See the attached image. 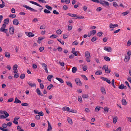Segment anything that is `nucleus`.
<instances>
[{
	"instance_id": "bb28decb",
	"label": "nucleus",
	"mask_w": 131,
	"mask_h": 131,
	"mask_svg": "<svg viewBox=\"0 0 131 131\" xmlns=\"http://www.w3.org/2000/svg\"><path fill=\"white\" fill-rule=\"evenodd\" d=\"M52 77L53 75H49L47 77V78L49 81H51V78Z\"/></svg>"
},
{
	"instance_id": "09e8293b",
	"label": "nucleus",
	"mask_w": 131,
	"mask_h": 131,
	"mask_svg": "<svg viewBox=\"0 0 131 131\" xmlns=\"http://www.w3.org/2000/svg\"><path fill=\"white\" fill-rule=\"evenodd\" d=\"M69 112H72L74 113H77V111L76 110H70Z\"/></svg>"
},
{
	"instance_id": "c756f323",
	"label": "nucleus",
	"mask_w": 131,
	"mask_h": 131,
	"mask_svg": "<svg viewBox=\"0 0 131 131\" xmlns=\"http://www.w3.org/2000/svg\"><path fill=\"white\" fill-rule=\"evenodd\" d=\"M9 18L5 19L4 21V23L6 24H8L9 22Z\"/></svg>"
},
{
	"instance_id": "2f4dec72",
	"label": "nucleus",
	"mask_w": 131,
	"mask_h": 131,
	"mask_svg": "<svg viewBox=\"0 0 131 131\" xmlns=\"http://www.w3.org/2000/svg\"><path fill=\"white\" fill-rule=\"evenodd\" d=\"M67 84L69 86L71 87H72V83L70 82L69 81H67L66 82Z\"/></svg>"
},
{
	"instance_id": "9b49d317",
	"label": "nucleus",
	"mask_w": 131,
	"mask_h": 131,
	"mask_svg": "<svg viewBox=\"0 0 131 131\" xmlns=\"http://www.w3.org/2000/svg\"><path fill=\"white\" fill-rule=\"evenodd\" d=\"M113 123L114 124L116 123L117 120V117L116 116H114L113 117Z\"/></svg>"
},
{
	"instance_id": "a211bd4d",
	"label": "nucleus",
	"mask_w": 131,
	"mask_h": 131,
	"mask_svg": "<svg viewBox=\"0 0 131 131\" xmlns=\"http://www.w3.org/2000/svg\"><path fill=\"white\" fill-rule=\"evenodd\" d=\"M14 103H21V101L19 100L17 97H16L15 98V100L14 102Z\"/></svg>"
},
{
	"instance_id": "412c9836",
	"label": "nucleus",
	"mask_w": 131,
	"mask_h": 131,
	"mask_svg": "<svg viewBox=\"0 0 131 131\" xmlns=\"http://www.w3.org/2000/svg\"><path fill=\"white\" fill-rule=\"evenodd\" d=\"M5 55L6 57L9 58L10 57V53L9 52H6L5 53Z\"/></svg>"
},
{
	"instance_id": "c03bdc74",
	"label": "nucleus",
	"mask_w": 131,
	"mask_h": 131,
	"mask_svg": "<svg viewBox=\"0 0 131 131\" xmlns=\"http://www.w3.org/2000/svg\"><path fill=\"white\" fill-rule=\"evenodd\" d=\"M25 77V75L24 74H23L21 75L20 77L21 79H23Z\"/></svg>"
},
{
	"instance_id": "20e7f679",
	"label": "nucleus",
	"mask_w": 131,
	"mask_h": 131,
	"mask_svg": "<svg viewBox=\"0 0 131 131\" xmlns=\"http://www.w3.org/2000/svg\"><path fill=\"white\" fill-rule=\"evenodd\" d=\"M118 26V25L116 24L114 25H113L112 23H110L109 24V27L110 28H114L117 27Z\"/></svg>"
},
{
	"instance_id": "4d7b16f0",
	"label": "nucleus",
	"mask_w": 131,
	"mask_h": 131,
	"mask_svg": "<svg viewBox=\"0 0 131 131\" xmlns=\"http://www.w3.org/2000/svg\"><path fill=\"white\" fill-rule=\"evenodd\" d=\"M28 104L27 103H22L21 104V105L22 106H28Z\"/></svg>"
},
{
	"instance_id": "ea45409f",
	"label": "nucleus",
	"mask_w": 131,
	"mask_h": 131,
	"mask_svg": "<svg viewBox=\"0 0 131 131\" xmlns=\"http://www.w3.org/2000/svg\"><path fill=\"white\" fill-rule=\"evenodd\" d=\"M9 17L14 18L16 17V15L15 14H12L9 15Z\"/></svg>"
},
{
	"instance_id": "bf43d9fd",
	"label": "nucleus",
	"mask_w": 131,
	"mask_h": 131,
	"mask_svg": "<svg viewBox=\"0 0 131 131\" xmlns=\"http://www.w3.org/2000/svg\"><path fill=\"white\" fill-rule=\"evenodd\" d=\"M57 49L60 52H61L62 51V48L60 47L59 46L58 47Z\"/></svg>"
},
{
	"instance_id": "8fccbe9b",
	"label": "nucleus",
	"mask_w": 131,
	"mask_h": 131,
	"mask_svg": "<svg viewBox=\"0 0 131 131\" xmlns=\"http://www.w3.org/2000/svg\"><path fill=\"white\" fill-rule=\"evenodd\" d=\"M127 55L128 57H130V56L131 55V51L130 50H129L128 51Z\"/></svg>"
},
{
	"instance_id": "c85d7f7f",
	"label": "nucleus",
	"mask_w": 131,
	"mask_h": 131,
	"mask_svg": "<svg viewBox=\"0 0 131 131\" xmlns=\"http://www.w3.org/2000/svg\"><path fill=\"white\" fill-rule=\"evenodd\" d=\"M77 70V69L76 67H73L72 69V72L73 73H75Z\"/></svg>"
},
{
	"instance_id": "b1692460",
	"label": "nucleus",
	"mask_w": 131,
	"mask_h": 131,
	"mask_svg": "<svg viewBox=\"0 0 131 131\" xmlns=\"http://www.w3.org/2000/svg\"><path fill=\"white\" fill-rule=\"evenodd\" d=\"M101 91L103 94H105L106 93L105 89L104 87H102L101 89Z\"/></svg>"
},
{
	"instance_id": "338daca9",
	"label": "nucleus",
	"mask_w": 131,
	"mask_h": 131,
	"mask_svg": "<svg viewBox=\"0 0 131 131\" xmlns=\"http://www.w3.org/2000/svg\"><path fill=\"white\" fill-rule=\"evenodd\" d=\"M53 14H55L58 15L59 14V12L56 10H53Z\"/></svg>"
},
{
	"instance_id": "79ce46f5",
	"label": "nucleus",
	"mask_w": 131,
	"mask_h": 131,
	"mask_svg": "<svg viewBox=\"0 0 131 131\" xmlns=\"http://www.w3.org/2000/svg\"><path fill=\"white\" fill-rule=\"evenodd\" d=\"M113 4L114 6L115 7H116L117 6H118L117 3L115 2H113Z\"/></svg>"
},
{
	"instance_id": "3c124183",
	"label": "nucleus",
	"mask_w": 131,
	"mask_h": 131,
	"mask_svg": "<svg viewBox=\"0 0 131 131\" xmlns=\"http://www.w3.org/2000/svg\"><path fill=\"white\" fill-rule=\"evenodd\" d=\"M38 114H39V116H43L44 115L42 111L39 112Z\"/></svg>"
},
{
	"instance_id": "680f3d73",
	"label": "nucleus",
	"mask_w": 131,
	"mask_h": 131,
	"mask_svg": "<svg viewBox=\"0 0 131 131\" xmlns=\"http://www.w3.org/2000/svg\"><path fill=\"white\" fill-rule=\"evenodd\" d=\"M40 87L41 89H43L44 88V86L42 83H41L40 84Z\"/></svg>"
},
{
	"instance_id": "7ed1b4c3",
	"label": "nucleus",
	"mask_w": 131,
	"mask_h": 131,
	"mask_svg": "<svg viewBox=\"0 0 131 131\" xmlns=\"http://www.w3.org/2000/svg\"><path fill=\"white\" fill-rule=\"evenodd\" d=\"M75 81L77 85L79 86H81L82 85V82L79 78H76L75 80Z\"/></svg>"
},
{
	"instance_id": "13d9d810",
	"label": "nucleus",
	"mask_w": 131,
	"mask_h": 131,
	"mask_svg": "<svg viewBox=\"0 0 131 131\" xmlns=\"http://www.w3.org/2000/svg\"><path fill=\"white\" fill-rule=\"evenodd\" d=\"M44 49L43 47H41L39 48V50L40 52H42Z\"/></svg>"
},
{
	"instance_id": "49530a36",
	"label": "nucleus",
	"mask_w": 131,
	"mask_h": 131,
	"mask_svg": "<svg viewBox=\"0 0 131 131\" xmlns=\"http://www.w3.org/2000/svg\"><path fill=\"white\" fill-rule=\"evenodd\" d=\"M100 108H101V107H96L95 108V111L98 112L100 110Z\"/></svg>"
},
{
	"instance_id": "4be33fe9",
	"label": "nucleus",
	"mask_w": 131,
	"mask_h": 131,
	"mask_svg": "<svg viewBox=\"0 0 131 131\" xmlns=\"http://www.w3.org/2000/svg\"><path fill=\"white\" fill-rule=\"evenodd\" d=\"M130 57H128L127 56H125L124 60V61L125 62H128L129 60Z\"/></svg>"
},
{
	"instance_id": "393cba45",
	"label": "nucleus",
	"mask_w": 131,
	"mask_h": 131,
	"mask_svg": "<svg viewBox=\"0 0 131 131\" xmlns=\"http://www.w3.org/2000/svg\"><path fill=\"white\" fill-rule=\"evenodd\" d=\"M109 109L107 107H106L104 108V113H107Z\"/></svg>"
},
{
	"instance_id": "473e14b6",
	"label": "nucleus",
	"mask_w": 131,
	"mask_h": 131,
	"mask_svg": "<svg viewBox=\"0 0 131 131\" xmlns=\"http://www.w3.org/2000/svg\"><path fill=\"white\" fill-rule=\"evenodd\" d=\"M52 130L51 125L48 126V129L47 131H51Z\"/></svg>"
},
{
	"instance_id": "72a5a7b5",
	"label": "nucleus",
	"mask_w": 131,
	"mask_h": 131,
	"mask_svg": "<svg viewBox=\"0 0 131 131\" xmlns=\"http://www.w3.org/2000/svg\"><path fill=\"white\" fill-rule=\"evenodd\" d=\"M79 43V42L77 40H75L72 43L73 45H76Z\"/></svg>"
},
{
	"instance_id": "de8ad7c7",
	"label": "nucleus",
	"mask_w": 131,
	"mask_h": 131,
	"mask_svg": "<svg viewBox=\"0 0 131 131\" xmlns=\"http://www.w3.org/2000/svg\"><path fill=\"white\" fill-rule=\"evenodd\" d=\"M88 97V95L86 94H83L82 95V97L83 98H86Z\"/></svg>"
},
{
	"instance_id": "f03ea898",
	"label": "nucleus",
	"mask_w": 131,
	"mask_h": 131,
	"mask_svg": "<svg viewBox=\"0 0 131 131\" xmlns=\"http://www.w3.org/2000/svg\"><path fill=\"white\" fill-rule=\"evenodd\" d=\"M23 6L26 8L27 9H28L31 11H33V12H37V11L36 10H35L34 9H33L31 8L30 7L27 6L25 5H23Z\"/></svg>"
},
{
	"instance_id": "9d476101",
	"label": "nucleus",
	"mask_w": 131,
	"mask_h": 131,
	"mask_svg": "<svg viewBox=\"0 0 131 131\" xmlns=\"http://www.w3.org/2000/svg\"><path fill=\"white\" fill-rule=\"evenodd\" d=\"M13 24L14 25H17L19 24V21L18 20L16 19H15L13 21Z\"/></svg>"
},
{
	"instance_id": "f3484780",
	"label": "nucleus",
	"mask_w": 131,
	"mask_h": 131,
	"mask_svg": "<svg viewBox=\"0 0 131 131\" xmlns=\"http://www.w3.org/2000/svg\"><path fill=\"white\" fill-rule=\"evenodd\" d=\"M67 120L69 124L72 125L73 124V122L71 118L68 117L67 118Z\"/></svg>"
},
{
	"instance_id": "37998d69",
	"label": "nucleus",
	"mask_w": 131,
	"mask_h": 131,
	"mask_svg": "<svg viewBox=\"0 0 131 131\" xmlns=\"http://www.w3.org/2000/svg\"><path fill=\"white\" fill-rule=\"evenodd\" d=\"M56 32L58 34H60L61 33L62 31L61 30L59 29L57 30Z\"/></svg>"
},
{
	"instance_id": "5fc2aeb1",
	"label": "nucleus",
	"mask_w": 131,
	"mask_h": 131,
	"mask_svg": "<svg viewBox=\"0 0 131 131\" xmlns=\"http://www.w3.org/2000/svg\"><path fill=\"white\" fill-rule=\"evenodd\" d=\"M119 88L121 89H123L124 88V86L123 84H121Z\"/></svg>"
},
{
	"instance_id": "6e6552de",
	"label": "nucleus",
	"mask_w": 131,
	"mask_h": 131,
	"mask_svg": "<svg viewBox=\"0 0 131 131\" xmlns=\"http://www.w3.org/2000/svg\"><path fill=\"white\" fill-rule=\"evenodd\" d=\"M29 2L33 4L36 5L40 7H42V6L40 5L39 4H38L36 2H34L33 1H30Z\"/></svg>"
},
{
	"instance_id": "f704fd0d",
	"label": "nucleus",
	"mask_w": 131,
	"mask_h": 131,
	"mask_svg": "<svg viewBox=\"0 0 131 131\" xmlns=\"http://www.w3.org/2000/svg\"><path fill=\"white\" fill-rule=\"evenodd\" d=\"M4 114L5 115V117H6V118L7 117H8L9 115V114L6 111L4 112Z\"/></svg>"
},
{
	"instance_id": "e433bc0d",
	"label": "nucleus",
	"mask_w": 131,
	"mask_h": 131,
	"mask_svg": "<svg viewBox=\"0 0 131 131\" xmlns=\"http://www.w3.org/2000/svg\"><path fill=\"white\" fill-rule=\"evenodd\" d=\"M57 37V36L55 34H52V35L50 37V38L52 39H53L56 38Z\"/></svg>"
},
{
	"instance_id": "cd10ccee",
	"label": "nucleus",
	"mask_w": 131,
	"mask_h": 131,
	"mask_svg": "<svg viewBox=\"0 0 131 131\" xmlns=\"http://www.w3.org/2000/svg\"><path fill=\"white\" fill-rule=\"evenodd\" d=\"M72 28V25L70 24L68 26V30H71Z\"/></svg>"
},
{
	"instance_id": "aec40b11",
	"label": "nucleus",
	"mask_w": 131,
	"mask_h": 131,
	"mask_svg": "<svg viewBox=\"0 0 131 131\" xmlns=\"http://www.w3.org/2000/svg\"><path fill=\"white\" fill-rule=\"evenodd\" d=\"M108 68V66L107 65H104L103 66L102 68V69L105 70V71H106Z\"/></svg>"
},
{
	"instance_id": "7c9ffc66",
	"label": "nucleus",
	"mask_w": 131,
	"mask_h": 131,
	"mask_svg": "<svg viewBox=\"0 0 131 131\" xmlns=\"http://www.w3.org/2000/svg\"><path fill=\"white\" fill-rule=\"evenodd\" d=\"M45 7L48 10H52V8L50 6L47 5H45Z\"/></svg>"
},
{
	"instance_id": "f8f14e48",
	"label": "nucleus",
	"mask_w": 131,
	"mask_h": 131,
	"mask_svg": "<svg viewBox=\"0 0 131 131\" xmlns=\"http://www.w3.org/2000/svg\"><path fill=\"white\" fill-rule=\"evenodd\" d=\"M25 34L28 33V34L27 35V36L30 37H33L34 36V35L31 32H29L28 33L27 32H25Z\"/></svg>"
},
{
	"instance_id": "052dcab7",
	"label": "nucleus",
	"mask_w": 131,
	"mask_h": 131,
	"mask_svg": "<svg viewBox=\"0 0 131 131\" xmlns=\"http://www.w3.org/2000/svg\"><path fill=\"white\" fill-rule=\"evenodd\" d=\"M90 32L91 33V34H93V35L95 34L96 32V30H93L92 31H91Z\"/></svg>"
},
{
	"instance_id": "69168bd1",
	"label": "nucleus",
	"mask_w": 131,
	"mask_h": 131,
	"mask_svg": "<svg viewBox=\"0 0 131 131\" xmlns=\"http://www.w3.org/2000/svg\"><path fill=\"white\" fill-rule=\"evenodd\" d=\"M38 21V20L37 18H35L32 20V22H36Z\"/></svg>"
},
{
	"instance_id": "864d4df0",
	"label": "nucleus",
	"mask_w": 131,
	"mask_h": 131,
	"mask_svg": "<svg viewBox=\"0 0 131 131\" xmlns=\"http://www.w3.org/2000/svg\"><path fill=\"white\" fill-rule=\"evenodd\" d=\"M96 40V37H95L94 36L92 37V38L91 39V41L92 42H94Z\"/></svg>"
},
{
	"instance_id": "1a4fd4ad",
	"label": "nucleus",
	"mask_w": 131,
	"mask_h": 131,
	"mask_svg": "<svg viewBox=\"0 0 131 131\" xmlns=\"http://www.w3.org/2000/svg\"><path fill=\"white\" fill-rule=\"evenodd\" d=\"M14 28L12 26L10 28L9 32L10 34H13L14 31Z\"/></svg>"
},
{
	"instance_id": "603ef678",
	"label": "nucleus",
	"mask_w": 131,
	"mask_h": 131,
	"mask_svg": "<svg viewBox=\"0 0 131 131\" xmlns=\"http://www.w3.org/2000/svg\"><path fill=\"white\" fill-rule=\"evenodd\" d=\"M19 76V74L18 73H16L14 75V77L15 78H17Z\"/></svg>"
},
{
	"instance_id": "c9c22d12",
	"label": "nucleus",
	"mask_w": 131,
	"mask_h": 131,
	"mask_svg": "<svg viewBox=\"0 0 131 131\" xmlns=\"http://www.w3.org/2000/svg\"><path fill=\"white\" fill-rule=\"evenodd\" d=\"M102 73V72L101 71H98L95 73V74L97 75H99Z\"/></svg>"
},
{
	"instance_id": "774afa93",
	"label": "nucleus",
	"mask_w": 131,
	"mask_h": 131,
	"mask_svg": "<svg viewBox=\"0 0 131 131\" xmlns=\"http://www.w3.org/2000/svg\"><path fill=\"white\" fill-rule=\"evenodd\" d=\"M121 127H119L117 128L116 130H114V131H121Z\"/></svg>"
},
{
	"instance_id": "e2e57ef3",
	"label": "nucleus",
	"mask_w": 131,
	"mask_h": 131,
	"mask_svg": "<svg viewBox=\"0 0 131 131\" xmlns=\"http://www.w3.org/2000/svg\"><path fill=\"white\" fill-rule=\"evenodd\" d=\"M40 118V117L39 115H37L36 116L35 118L37 120H39Z\"/></svg>"
},
{
	"instance_id": "0eeeda50",
	"label": "nucleus",
	"mask_w": 131,
	"mask_h": 131,
	"mask_svg": "<svg viewBox=\"0 0 131 131\" xmlns=\"http://www.w3.org/2000/svg\"><path fill=\"white\" fill-rule=\"evenodd\" d=\"M85 57L86 58H90L91 56L89 52L88 51H86L85 52Z\"/></svg>"
},
{
	"instance_id": "a878e982",
	"label": "nucleus",
	"mask_w": 131,
	"mask_h": 131,
	"mask_svg": "<svg viewBox=\"0 0 131 131\" xmlns=\"http://www.w3.org/2000/svg\"><path fill=\"white\" fill-rule=\"evenodd\" d=\"M104 60L107 61H110V59L109 57L107 56H105L104 57Z\"/></svg>"
},
{
	"instance_id": "6ab92c4d",
	"label": "nucleus",
	"mask_w": 131,
	"mask_h": 131,
	"mask_svg": "<svg viewBox=\"0 0 131 131\" xmlns=\"http://www.w3.org/2000/svg\"><path fill=\"white\" fill-rule=\"evenodd\" d=\"M122 103L123 105H126L127 104V102L125 99H122Z\"/></svg>"
},
{
	"instance_id": "39448f33",
	"label": "nucleus",
	"mask_w": 131,
	"mask_h": 131,
	"mask_svg": "<svg viewBox=\"0 0 131 131\" xmlns=\"http://www.w3.org/2000/svg\"><path fill=\"white\" fill-rule=\"evenodd\" d=\"M41 65L42 67L44 68L46 72L47 73H48V72L47 70V65L45 63H42Z\"/></svg>"
},
{
	"instance_id": "a19ab883",
	"label": "nucleus",
	"mask_w": 131,
	"mask_h": 131,
	"mask_svg": "<svg viewBox=\"0 0 131 131\" xmlns=\"http://www.w3.org/2000/svg\"><path fill=\"white\" fill-rule=\"evenodd\" d=\"M131 45V39H129L127 42V45L128 46H129Z\"/></svg>"
},
{
	"instance_id": "58836bf2",
	"label": "nucleus",
	"mask_w": 131,
	"mask_h": 131,
	"mask_svg": "<svg viewBox=\"0 0 131 131\" xmlns=\"http://www.w3.org/2000/svg\"><path fill=\"white\" fill-rule=\"evenodd\" d=\"M44 12L46 14H49L51 13V12L50 11L46 9H45L44 10Z\"/></svg>"
},
{
	"instance_id": "a18cd8bd",
	"label": "nucleus",
	"mask_w": 131,
	"mask_h": 131,
	"mask_svg": "<svg viewBox=\"0 0 131 131\" xmlns=\"http://www.w3.org/2000/svg\"><path fill=\"white\" fill-rule=\"evenodd\" d=\"M129 11H126L124 12H123L122 13V14H123L124 16H125L127 15L128 13H129Z\"/></svg>"
},
{
	"instance_id": "423d86ee",
	"label": "nucleus",
	"mask_w": 131,
	"mask_h": 131,
	"mask_svg": "<svg viewBox=\"0 0 131 131\" xmlns=\"http://www.w3.org/2000/svg\"><path fill=\"white\" fill-rule=\"evenodd\" d=\"M104 50L108 52H111L112 50V49L110 47H105L104 48Z\"/></svg>"
},
{
	"instance_id": "f257e3e1",
	"label": "nucleus",
	"mask_w": 131,
	"mask_h": 131,
	"mask_svg": "<svg viewBox=\"0 0 131 131\" xmlns=\"http://www.w3.org/2000/svg\"><path fill=\"white\" fill-rule=\"evenodd\" d=\"M99 3L102 5L106 7H108L110 5L109 3L108 2L104 0H100Z\"/></svg>"
},
{
	"instance_id": "6e6d98bb",
	"label": "nucleus",
	"mask_w": 131,
	"mask_h": 131,
	"mask_svg": "<svg viewBox=\"0 0 131 131\" xmlns=\"http://www.w3.org/2000/svg\"><path fill=\"white\" fill-rule=\"evenodd\" d=\"M81 76L82 77V78L84 79L85 80H87L88 79L86 76L85 75H81Z\"/></svg>"
},
{
	"instance_id": "ddd939ff",
	"label": "nucleus",
	"mask_w": 131,
	"mask_h": 131,
	"mask_svg": "<svg viewBox=\"0 0 131 131\" xmlns=\"http://www.w3.org/2000/svg\"><path fill=\"white\" fill-rule=\"evenodd\" d=\"M0 30L1 31L5 33H6V32L8 31V29H5V28L2 27H1L0 28Z\"/></svg>"
},
{
	"instance_id": "0e129e2a",
	"label": "nucleus",
	"mask_w": 131,
	"mask_h": 131,
	"mask_svg": "<svg viewBox=\"0 0 131 131\" xmlns=\"http://www.w3.org/2000/svg\"><path fill=\"white\" fill-rule=\"evenodd\" d=\"M102 32H100L98 33L97 34V35L98 36H100L102 34Z\"/></svg>"
},
{
	"instance_id": "dca6fc26",
	"label": "nucleus",
	"mask_w": 131,
	"mask_h": 131,
	"mask_svg": "<svg viewBox=\"0 0 131 131\" xmlns=\"http://www.w3.org/2000/svg\"><path fill=\"white\" fill-rule=\"evenodd\" d=\"M36 92H37V93L38 94V95H41V96L43 95V94H41V91L39 88H37V89H36Z\"/></svg>"
},
{
	"instance_id": "2eb2a0df",
	"label": "nucleus",
	"mask_w": 131,
	"mask_h": 131,
	"mask_svg": "<svg viewBox=\"0 0 131 131\" xmlns=\"http://www.w3.org/2000/svg\"><path fill=\"white\" fill-rule=\"evenodd\" d=\"M27 83L29 85L32 87H34L36 86V84L35 83H32L30 82H27Z\"/></svg>"
},
{
	"instance_id": "4468645a",
	"label": "nucleus",
	"mask_w": 131,
	"mask_h": 131,
	"mask_svg": "<svg viewBox=\"0 0 131 131\" xmlns=\"http://www.w3.org/2000/svg\"><path fill=\"white\" fill-rule=\"evenodd\" d=\"M63 110L65 111L69 112L70 111L69 108L68 107L65 106L64 107L62 108Z\"/></svg>"
},
{
	"instance_id": "5701e85b",
	"label": "nucleus",
	"mask_w": 131,
	"mask_h": 131,
	"mask_svg": "<svg viewBox=\"0 0 131 131\" xmlns=\"http://www.w3.org/2000/svg\"><path fill=\"white\" fill-rule=\"evenodd\" d=\"M56 79L59 81L60 83H63L64 82L63 80L61 78L58 77H56Z\"/></svg>"
},
{
	"instance_id": "4c0bfd02",
	"label": "nucleus",
	"mask_w": 131,
	"mask_h": 131,
	"mask_svg": "<svg viewBox=\"0 0 131 131\" xmlns=\"http://www.w3.org/2000/svg\"><path fill=\"white\" fill-rule=\"evenodd\" d=\"M78 101H79V102L80 103H82V98L81 97V96H79L78 97Z\"/></svg>"
}]
</instances>
